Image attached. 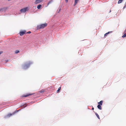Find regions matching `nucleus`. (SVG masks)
I'll return each instance as SVG.
<instances>
[{
  "label": "nucleus",
  "instance_id": "1",
  "mask_svg": "<svg viewBox=\"0 0 126 126\" xmlns=\"http://www.w3.org/2000/svg\"><path fill=\"white\" fill-rule=\"evenodd\" d=\"M47 26V24L45 23L44 24H42L38 25L37 27V29L38 30L43 29Z\"/></svg>",
  "mask_w": 126,
  "mask_h": 126
},
{
  "label": "nucleus",
  "instance_id": "2",
  "mask_svg": "<svg viewBox=\"0 0 126 126\" xmlns=\"http://www.w3.org/2000/svg\"><path fill=\"white\" fill-rule=\"evenodd\" d=\"M32 64V62L30 61L29 62L24 65L23 67V69H26L28 68L30 65Z\"/></svg>",
  "mask_w": 126,
  "mask_h": 126
},
{
  "label": "nucleus",
  "instance_id": "3",
  "mask_svg": "<svg viewBox=\"0 0 126 126\" xmlns=\"http://www.w3.org/2000/svg\"><path fill=\"white\" fill-rule=\"evenodd\" d=\"M29 8L28 7H26L24 8L21 9L20 10V11L21 13H24L28 10Z\"/></svg>",
  "mask_w": 126,
  "mask_h": 126
},
{
  "label": "nucleus",
  "instance_id": "4",
  "mask_svg": "<svg viewBox=\"0 0 126 126\" xmlns=\"http://www.w3.org/2000/svg\"><path fill=\"white\" fill-rule=\"evenodd\" d=\"M43 0H36L34 2L35 4H37L42 2Z\"/></svg>",
  "mask_w": 126,
  "mask_h": 126
},
{
  "label": "nucleus",
  "instance_id": "5",
  "mask_svg": "<svg viewBox=\"0 0 126 126\" xmlns=\"http://www.w3.org/2000/svg\"><path fill=\"white\" fill-rule=\"evenodd\" d=\"M26 32V31H23L20 32L19 33V34L21 36H22L24 34H25V33Z\"/></svg>",
  "mask_w": 126,
  "mask_h": 126
},
{
  "label": "nucleus",
  "instance_id": "6",
  "mask_svg": "<svg viewBox=\"0 0 126 126\" xmlns=\"http://www.w3.org/2000/svg\"><path fill=\"white\" fill-rule=\"evenodd\" d=\"M15 113V112H14L12 113H9L7 115V116L8 117H10L11 116L14 114Z\"/></svg>",
  "mask_w": 126,
  "mask_h": 126
},
{
  "label": "nucleus",
  "instance_id": "7",
  "mask_svg": "<svg viewBox=\"0 0 126 126\" xmlns=\"http://www.w3.org/2000/svg\"><path fill=\"white\" fill-rule=\"evenodd\" d=\"M32 94H27L23 95L22 96L23 97H27L30 95H32Z\"/></svg>",
  "mask_w": 126,
  "mask_h": 126
},
{
  "label": "nucleus",
  "instance_id": "8",
  "mask_svg": "<svg viewBox=\"0 0 126 126\" xmlns=\"http://www.w3.org/2000/svg\"><path fill=\"white\" fill-rule=\"evenodd\" d=\"M97 107L100 110H101L102 109L101 105H98L97 106Z\"/></svg>",
  "mask_w": 126,
  "mask_h": 126
},
{
  "label": "nucleus",
  "instance_id": "9",
  "mask_svg": "<svg viewBox=\"0 0 126 126\" xmlns=\"http://www.w3.org/2000/svg\"><path fill=\"white\" fill-rule=\"evenodd\" d=\"M103 102V101L101 100L99 102H98V103L99 104V105H102V103Z\"/></svg>",
  "mask_w": 126,
  "mask_h": 126
},
{
  "label": "nucleus",
  "instance_id": "10",
  "mask_svg": "<svg viewBox=\"0 0 126 126\" xmlns=\"http://www.w3.org/2000/svg\"><path fill=\"white\" fill-rule=\"evenodd\" d=\"M42 5H41L39 4L37 6V8L38 9H40V8L41 7Z\"/></svg>",
  "mask_w": 126,
  "mask_h": 126
},
{
  "label": "nucleus",
  "instance_id": "11",
  "mask_svg": "<svg viewBox=\"0 0 126 126\" xmlns=\"http://www.w3.org/2000/svg\"><path fill=\"white\" fill-rule=\"evenodd\" d=\"M79 0H75V3L74 6H75L76 4L78 2Z\"/></svg>",
  "mask_w": 126,
  "mask_h": 126
},
{
  "label": "nucleus",
  "instance_id": "12",
  "mask_svg": "<svg viewBox=\"0 0 126 126\" xmlns=\"http://www.w3.org/2000/svg\"><path fill=\"white\" fill-rule=\"evenodd\" d=\"M95 114L96 115V116H97V117L98 118V119H100V118L99 116V115H98V114L97 113H96V112L95 113Z\"/></svg>",
  "mask_w": 126,
  "mask_h": 126
},
{
  "label": "nucleus",
  "instance_id": "13",
  "mask_svg": "<svg viewBox=\"0 0 126 126\" xmlns=\"http://www.w3.org/2000/svg\"><path fill=\"white\" fill-rule=\"evenodd\" d=\"M19 52V51L18 50H16L15 51V53L16 54H17Z\"/></svg>",
  "mask_w": 126,
  "mask_h": 126
},
{
  "label": "nucleus",
  "instance_id": "14",
  "mask_svg": "<svg viewBox=\"0 0 126 126\" xmlns=\"http://www.w3.org/2000/svg\"><path fill=\"white\" fill-rule=\"evenodd\" d=\"M110 32H108L106 33L105 34H104V36H107L108 34L109 33H110Z\"/></svg>",
  "mask_w": 126,
  "mask_h": 126
},
{
  "label": "nucleus",
  "instance_id": "15",
  "mask_svg": "<svg viewBox=\"0 0 126 126\" xmlns=\"http://www.w3.org/2000/svg\"><path fill=\"white\" fill-rule=\"evenodd\" d=\"M123 1V0H119L118 2V3L119 4L121 3Z\"/></svg>",
  "mask_w": 126,
  "mask_h": 126
},
{
  "label": "nucleus",
  "instance_id": "16",
  "mask_svg": "<svg viewBox=\"0 0 126 126\" xmlns=\"http://www.w3.org/2000/svg\"><path fill=\"white\" fill-rule=\"evenodd\" d=\"M53 1L52 0H51L50 1H49L48 3L47 4V5L48 6L49 4L51 3Z\"/></svg>",
  "mask_w": 126,
  "mask_h": 126
},
{
  "label": "nucleus",
  "instance_id": "17",
  "mask_svg": "<svg viewBox=\"0 0 126 126\" xmlns=\"http://www.w3.org/2000/svg\"><path fill=\"white\" fill-rule=\"evenodd\" d=\"M126 37V33L124 34V35H123L122 36V37L123 38H124Z\"/></svg>",
  "mask_w": 126,
  "mask_h": 126
},
{
  "label": "nucleus",
  "instance_id": "18",
  "mask_svg": "<svg viewBox=\"0 0 126 126\" xmlns=\"http://www.w3.org/2000/svg\"><path fill=\"white\" fill-rule=\"evenodd\" d=\"M61 87H60L58 89V90H57V92H58L60 91V90H61Z\"/></svg>",
  "mask_w": 126,
  "mask_h": 126
},
{
  "label": "nucleus",
  "instance_id": "19",
  "mask_svg": "<svg viewBox=\"0 0 126 126\" xmlns=\"http://www.w3.org/2000/svg\"><path fill=\"white\" fill-rule=\"evenodd\" d=\"M44 90H42L40 91V92L41 93L44 92Z\"/></svg>",
  "mask_w": 126,
  "mask_h": 126
},
{
  "label": "nucleus",
  "instance_id": "20",
  "mask_svg": "<svg viewBox=\"0 0 126 126\" xmlns=\"http://www.w3.org/2000/svg\"><path fill=\"white\" fill-rule=\"evenodd\" d=\"M31 33V32L30 31H29L28 32H27V33H29V34L30 33Z\"/></svg>",
  "mask_w": 126,
  "mask_h": 126
},
{
  "label": "nucleus",
  "instance_id": "21",
  "mask_svg": "<svg viewBox=\"0 0 126 126\" xmlns=\"http://www.w3.org/2000/svg\"><path fill=\"white\" fill-rule=\"evenodd\" d=\"M3 53V52L2 51H0V55L2 53Z\"/></svg>",
  "mask_w": 126,
  "mask_h": 126
},
{
  "label": "nucleus",
  "instance_id": "22",
  "mask_svg": "<svg viewBox=\"0 0 126 126\" xmlns=\"http://www.w3.org/2000/svg\"><path fill=\"white\" fill-rule=\"evenodd\" d=\"M3 9H0V12H1V10H3Z\"/></svg>",
  "mask_w": 126,
  "mask_h": 126
},
{
  "label": "nucleus",
  "instance_id": "23",
  "mask_svg": "<svg viewBox=\"0 0 126 126\" xmlns=\"http://www.w3.org/2000/svg\"><path fill=\"white\" fill-rule=\"evenodd\" d=\"M65 1L66 2H67L68 1V0H65Z\"/></svg>",
  "mask_w": 126,
  "mask_h": 126
},
{
  "label": "nucleus",
  "instance_id": "24",
  "mask_svg": "<svg viewBox=\"0 0 126 126\" xmlns=\"http://www.w3.org/2000/svg\"><path fill=\"white\" fill-rule=\"evenodd\" d=\"M92 109L93 110L94 109V108H93Z\"/></svg>",
  "mask_w": 126,
  "mask_h": 126
},
{
  "label": "nucleus",
  "instance_id": "25",
  "mask_svg": "<svg viewBox=\"0 0 126 126\" xmlns=\"http://www.w3.org/2000/svg\"><path fill=\"white\" fill-rule=\"evenodd\" d=\"M125 6L124 7V8H125Z\"/></svg>",
  "mask_w": 126,
  "mask_h": 126
},
{
  "label": "nucleus",
  "instance_id": "26",
  "mask_svg": "<svg viewBox=\"0 0 126 126\" xmlns=\"http://www.w3.org/2000/svg\"><path fill=\"white\" fill-rule=\"evenodd\" d=\"M8 1H10V0H8Z\"/></svg>",
  "mask_w": 126,
  "mask_h": 126
}]
</instances>
